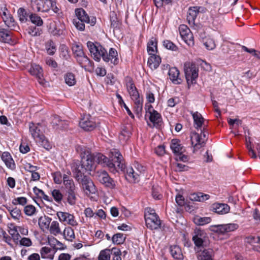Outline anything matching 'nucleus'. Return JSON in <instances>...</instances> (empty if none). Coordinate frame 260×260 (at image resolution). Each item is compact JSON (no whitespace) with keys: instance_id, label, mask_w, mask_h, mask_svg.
<instances>
[{"instance_id":"obj_1","label":"nucleus","mask_w":260,"mask_h":260,"mask_svg":"<svg viewBox=\"0 0 260 260\" xmlns=\"http://www.w3.org/2000/svg\"><path fill=\"white\" fill-rule=\"evenodd\" d=\"M75 148L81 157V161L73 164L72 171L74 175H85V173L90 174L96 167L90 149L83 145H77Z\"/></svg>"},{"instance_id":"obj_2","label":"nucleus","mask_w":260,"mask_h":260,"mask_svg":"<svg viewBox=\"0 0 260 260\" xmlns=\"http://www.w3.org/2000/svg\"><path fill=\"white\" fill-rule=\"evenodd\" d=\"M91 156L94 163L108 167L113 173H115L119 170L123 171L125 169L123 157L117 149H114L111 151L109 158L99 152L91 153Z\"/></svg>"},{"instance_id":"obj_3","label":"nucleus","mask_w":260,"mask_h":260,"mask_svg":"<svg viewBox=\"0 0 260 260\" xmlns=\"http://www.w3.org/2000/svg\"><path fill=\"white\" fill-rule=\"evenodd\" d=\"M75 14L77 18L73 19V24L79 30H84V23H89L91 26H93L96 23V18L92 17L90 19L86 11L82 8L76 9Z\"/></svg>"},{"instance_id":"obj_4","label":"nucleus","mask_w":260,"mask_h":260,"mask_svg":"<svg viewBox=\"0 0 260 260\" xmlns=\"http://www.w3.org/2000/svg\"><path fill=\"white\" fill-rule=\"evenodd\" d=\"M63 182L67 192L68 202L70 205H74L77 200V187L75 183L72 178L66 175H63Z\"/></svg>"},{"instance_id":"obj_5","label":"nucleus","mask_w":260,"mask_h":260,"mask_svg":"<svg viewBox=\"0 0 260 260\" xmlns=\"http://www.w3.org/2000/svg\"><path fill=\"white\" fill-rule=\"evenodd\" d=\"M29 133L35 141L47 150L51 148L48 140L46 138L39 127L33 123L29 124Z\"/></svg>"},{"instance_id":"obj_6","label":"nucleus","mask_w":260,"mask_h":260,"mask_svg":"<svg viewBox=\"0 0 260 260\" xmlns=\"http://www.w3.org/2000/svg\"><path fill=\"white\" fill-rule=\"evenodd\" d=\"M184 71L188 87L196 83L198 77L199 68L193 62H186L184 64Z\"/></svg>"},{"instance_id":"obj_7","label":"nucleus","mask_w":260,"mask_h":260,"mask_svg":"<svg viewBox=\"0 0 260 260\" xmlns=\"http://www.w3.org/2000/svg\"><path fill=\"white\" fill-rule=\"evenodd\" d=\"M82 190L87 195L94 194L96 189L91 179L85 175H74Z\"/></svg>"},{"instance_id":"obj_8","label":"nucleus","mask_w":260,"mask_h":260,"mask_svg":"<svg viewBox=\"0 0 260 260\" xmlns=\"http://www.w3.org/2000/svg\"><path fill=\"white\" fill-rule=\"evenodd\" d=\"M95 51L98 54L99 58L98 61L100 60L102 57L106 62L110 61L113 64H117L118 63L117 52L115 49L110 48L109 53H108L106 50L102 46L101 49H96Z\"/></svg>"},{"instance_id":"obj_9","label":"nucleus","mask_w":260,"mask_h":260,"mask_svg":"<svg viewBox=\"0 0 260 260\" xmlns=\"http://www.w3.org/2000/svg\"><path fill=\"white\" fill-rule=\"evenodd\" d=\"M143 171L142 166L136 163L134 166H129L126 169L125 178L131 182H138L139 180L140 173Z\"/></svg>"},{"instance_id":"obj_10","label":"nucleus","mask_w":260,"mask_h":260,"mask_svg":"<svg viewBox=\"0 0 260 260\" xmlns=\"http://www.w3.org/2000/svg\"><path fill=\"white\" fill-rule=\"evenodd\" d=\"M192 240L197 247H202L207 243L208 236L203 230L196 228L194 230Z\"/></svg>"},{"instance_id":"obj_11","label":"nucleus","mask_w":260,"mask_h":260,"mask_svg":"<svg viewBox=\"0 0 260 260\" xmlns=\"http://www.w3.org/2000/svg\"><path fill=\"white\" fill-rule=\"evenodd\" d=\"M50 0H31L32 9L37 12H46L50 10L51 6Z\"/></svg>"},{"instance_id":"obj_12","label":"nucleus","mask_w":260,"mask_h":260,"mask_svg":"<svg viewBox=\"0 0 260 260\" xmlns=\"http://www.w3.org/2000/svg\"><path fill=\"white\" fill-rule=\"evenodd\" d=\"M80 127L86 131H92L96 126V123L91 115H83L79 122Z\"/></svg>"},{"instance_id":"obj_13","label":"nucleus","mask_w":260,"mask_h":260,"mask_svg":"<svg viewBox=\"0 0 260 260\" xmlns=\"http://www.w3.org/2000/svg\"><path fill=\"white\" fill-rule=\"evenodd\" d=\"M57 215L61 222H66L73 226H76L78 224L77 222L75 220L74 215L68 212H58Z\"/></svg>"},{"instance_id":"obj_14","label":"nucleus","mask_w":260,"mask_h":260,"mask_svg":"<svg viewBox=\"0 0 260 260\" xmlns=\"http://www.w3.org/2000/svg\"><path fill=\"white\" fill-rule=\"evenodd\" d=\"M145 119L151 127H158L162 123L161 115H145Z\"/></svg>"},{"instance_id":"obj_15","label":"nucleus","mask_w":260,"mask_h":260,"mask_svg":"<svg viewBox=\"0 0 260 260\" xmlns=\"http://www.w3.org/2000/svg\"><path fill=\"white\" fill-rule=\"evenodd\" d=\"M146 226L150 230H157L160 228V220L157 215H151V217H146Z\"/></svg>"},{"instance_id":"obj_16","label":"nucleus","mask_w":260,"mask_h":260,"mask_svg":"<svg viewBox=\"0 0 260 260\" xmlns=\"http://www.w3.org/2000/svg\"><path fill=\"white\" fill-rule=\"evenodd\" d=\"M190 139L191 144L193 146L194 149H200L202 147L203 144L205 143L203 140L202 136L196 132H192L190 134Z\"/></svg>"},{"instance_id":"obj_17","label":"nucleus","mask_w":260,"mask_h":260,"mask_svg":"<svg viewBox=\"0 0 260 260\" xmlns=\"http://www.w3.org/2000/svg\"><path fill=\"white\" fill-rule=\"evenodd\" d=\"M28 71L32 75L35 76L38 79L40 83H42L43 81V70L39 65L32 64Z\"/></svg>"},{"instance_id":"obj_18","label":"nucleus","mask_w":260,"mask_h":260,"mask_svg":"<svg viewBox=\"0 0 260 260\" xmlns=\"http://www.w3.org/2000/svg\"><path fill=\"white\" fill-rule=\"evenodd\" d=\"M87 46L94 59L95 61H98V54L95 51L96 49H101L102 46L97 42L93 43L91 41H88Z\"/></svg>"},{"instance_id":"obj_19","label":"nucleus","mask_w":260,"mask_h":260,"mask_svg":"<svg viewBox=\"0 0 260 260\" xmlns=\"http://www.w3.org/2000/svg\"><path fill=\"white\" fill-rule=\"evenodd\" d=\"M230 208L226 204L215 203L212 206V210L219 214H224L230 211Z\"/></svg>"},{"instance_id":"obj_20","label":"nucleus","mask_w":260,"mask_h":260,"mask_svg":"<svg viewBox=\"0 0 260 260\" xmlns=\"http://www.w3.org/2000/svg\"><path fill=\"white\" fill-rule=\"evenodd\" d=\"M1 158L5 162L6 166L10 169L13 170L15 168V164L14 161L12 158L10 154L8 152L3 153Z\"/></svg>"},{"instance_id":"obj_21","label":"nucleus","mask_w":260,"mask_h":260,"mask_svg":"<svg viewBox=\"0 0 260 260\" xmlns=\"http://www.w3.org/2000/svg\"><path fill=\"white\" fill-rule=\"evenodd\" d=\"M169 78L172 82L176 84H180L181 79L179 77V71L176 68H171L168 73Z\"/></svg>"},{"instance_id":"obj_22","label":"nucleus","mask_w":260,"mask_h":260,"mask_svg":"<svg viewBox=\"0 0 260 260\" xmlns=\"http://www.w3.org/2000/svg\"><path fill=\"white\" fill-rule=\"evenodd\" d=\"M150 55L148 58L147 64L151 70H155L159 66L161 62V58L159 56L155 54Z\"/></svg>"},{"instance_id":"obj_23","label":"nucleus","mask_w":260,"mask_h":260,"mask_svg":"<svg viewBox=\"0 0 260 260\" xmlns=\"http://www.w3.org/2000/svg\"><path fill=\"white\" fill-rule=\"evenodd\" d=\"M170 252L172 257L175 259H182L183 258L182 250L178 245H171L170 247Z\"/></svg>"},{"instance_id":"obj_24","label":"nucleus","mask_w":260,"mask_h":260,"mask_svg":"<svg viewBox=\"0 0 260 260\" xmlns=\"http://www.w3.org/2000/svg\"><path fill=\"white\" fill-rule=\"evenodd\" d=\"M199 12V8L198 7H193L189 9L187 15V20L189 24H193L194 23V20Z\"/></svg>"},{"instance_id":"obj_25","label":"nucleus","mask_w":260,"mask_h":260,"mask_svg":"<svg viewBox=\"0 0 260 260\" xmlns=\"http://www.w3.org/2000/svg\"><path fill=\"white\" fill-rule=\"evenodd\" d=\"M210 196L202 192L193 193L189 196V199L192 201L203 202L209 199Z\"/></svg>"},{"instance_id":"obj_26","label":"nucleus","mask_w":260,"mask_h":260,"mask_svg":"<svg viewBox=\"0 0 260 260\" xmlns=\"http://www.w3.org/2000/svg\"><path fill=\"white\" fill-rule=\"evenodd\" d=\"M170 147L173 152L176 154L181 153L184 151V148L180 144V142L177 139H173L171 141Z\"/></svg>"},{"instance_id":"obj_27","label":"nucleus","mask_w":260,"mask_h":260,"mask_svg":"<svg viewBox=\"0 0 260 260\" xmlns=\"http://www.w3.org/2000/svg\"><path fill=\"white\" fill-rule=\"evenodd\" d=\"M213 250L211 249H204L198 255V260H213Z\"/></svg>"},{"instance_id":"obj_28","label":"nucleus","mask_w":260,"mask_h":260,"mask_svg":"<svg viewBox=\"0 0 260 260\" xmlns=\"http://www.w3.org/2000/svg\"><path fill=\"white\" fill-rule=\"evenodd\" d=\"M51 221V218L49 217L46 216L41 217L39 219V225L42 230L45 231L49 229Z\"/></svg>"},{"instance_id":"obj_29","label":"nucleus","mask_w":260,"mask_h":260,"mask_svg":"<svg viewBox=\"0 0 260 260\" xmlns=\"http://www.w3.org/2000/svg\"><path fill=\"white\" fill-rule=\"evenodd\" d=\"M75 58L82 67L85 68L88 66H91V61L85 54L80 55V56H78Z\"/></svg>"},{"instance_id":"obj_30","label":"nucleus","mask_w":260,"mask_h":260,"mask_svg":"<svg viewBox=\"0 0 260 260\" xmlns=\"http://www.w3.org/2000/svg\"><path fill=\"white\" fill-rule=\"evenodd\" d=\"M147 51L149 55L155 54L157 51V41L155 38H151L147 43Z\"/></svg>"},{"instance_id":"obj_31","label":"nucleus","mask_w":260,"mask_h":260,"mask_svg":"<svg viewBox=\"0 0 260 260\" xmlns=\"http://www.w3.org/2000/svg\"><path fill=\"white\" fill-rule=\"evenodd\" d=\"M50 32L54 36L59 37L65 35V31L63 26L55 25L52 27H50Z\"/></svg>"},{"instance_id":"obj_32","label":"nucleus","mask_w":260,"mask_h":260,"mask_svg":"<svg viewBox=\"0 0 260 260\" xmlns=\"http://www.w3.org/2000/svg\"><path fill=\"white\" fill-rule=\"evenodd\" d=\"M11 41V32L5 29H0V41L9 43Z\"/></svg>"},{"instance_id":"obj_33","label":"nucleus","mask_w":260,"mask_h":260,"mask_svg":"<svg viewBox=\"0 0 260 260\" xmlns=\"http://www.w3.org/2000/svg\"><path fill=\"white\" fill-rule=\"evenodd\" d=\"M192 116L193 119L194 127L197 129L201 128L202 125H204L205 121L202 115H192Z\"/></svg>"},{"instance_id":"obj_34","label":"nucleus","mask_w":260,"mask_h":260,"mask_svg":"<svg viewBox=\"0 0 260 260\" xmlns=\"http://www.w3.org/2000/svg\"><path fill=\"white\" fill-rule=\"evenodd\" d=\"M116 181L114 180L109 176V174H108L107 176L105 178V179L102 182L101 184H102L107 188L110 189H114L116 187Z\"/></svg>"},{"instance_id":"obj_35","label":"nucleus","mask_w":260,"mask_h":260,"mask_svg":"<svg viewBox=\"0 0 260 260\" xmlns=\"http://www.w3.org/2000/svg\"><path fill=\"white\" fill-rule=\"evenodd\" d=\"M116 181L114 180L109 176V174H108L107 176L105 178V179L102 182L101 184H102L107 188L110 189H114L116 187Z\"/></svg>"},{"instance_id":"obj_36","label":"nucleus","mask_w":260,"mask_h":260,"mask_svg":"<svg viewBox=\"0 0 260 260\" xmlns=\"http://www.w3.org/2000/svg\"><path fill=\"white\" fill-rule=\"evenodd\" d=\"M3 21L11 30H16L18 27L11 15H9L8 17H3Z\"/></svg>"},{"instance_id":"obj_37","label":"nucleus","mask_w":260,"mask_h":260,"mask_svg":"<svg viewBox=\"0 0 260 260\" xmlns=\"http://www.w3.org/2000/svg\"><path fill=\"white\" fill-rule=\"evenodd\" d=\"M211 221V219L209 217H201L197 216L193 218L194 223L198 225H204L209 223Z\"/></svg>"},{"instance_id":"obj_38","label":"nucleus","mask_w":260,"mask_h":260,"mask_svg":"<svg viewBox=\"0 0 260 260\" xmlns=\"http://www.w3.org/2000/svg\"><path fill=\"white\" fill-rule=\"evenodd\" d=\"M110 18L111 22V27L114 29L119 27L120 21L118 18L117 14L114 12H111L110 14Z\"/></svg>"},{"instance_id":"obj_39","label":"nucleus","mask_w":260,"mask_h":260,"mask_svg":"<svg viewBox=\"0 0 260 260\" xmlns=\"http://www.w3.org/2000/svg\"><path fill=\"white\" fill-rule=\"evenodd\" d=\"M45 49L49 55H53L56 50L55 45L52 40H49L46 43Z\"/></svg>"},{"instance_id":"obj_40","label":"nucleus","mask_w":260,"mask_h":260,"mask_svg":"<svg viewBox=\"0 0 260 260\" xmlns=\"http://www.w3.org/2000/svg\"><path fill=\"white\" fill-rule=\"evenodd\" d=\"M222 231H223V234L233 232L236 229H237L239 227L238 225L236 223H228V224H222Z\"/></svg>"},{"instance_id":"obj_41","label":"nucleus","mask_w":260,"mask_h":260,"mask_svg":"<svg viewBox=\"0 0 260 260\" xmlns=\"http://www.w3.org/2000/svg\"><path fill=\"white\" fill-rule=\"evenodd\" d=\"M125 239V237L121 233H117L114 235L112 238V242L115 244H122Z\"/></svg>"},{"instance_id":"obj_42","label":"nucleus","mask_w":260,"mask_h":260,"mask_svg":"<svg viewBox=\"0 0 260 260\" xmlns=\"http://www.w3.org/2000/svg\"><path fill=\"white\" fill-rule=\"evenodd\" d=\"M111 252L110 249L106 248L100 251L98 260H110Z\"/></svg>"},{"instance_id":"obj_43","label":"nucleus","mask_w":260,"mask_h":260,"mask_svg":"<svg viewBox=\"0 0 260 260\" xmlns=\"http://www.w3.org/2000/svg\"><path fill=\"white\" fill-rule=\"evenodd\" d=\"M49 231L51 234L55 236L60 234L61 231L59 228V223L56 221H53L51 223Z\"/></svg>"},{"instance_id":"obj_44","label":"nucleus","mask_w":260,"mask_h":260,"mask_svg":"<svg viewBox=\"0 0 260 260\" xmlns=\"http://www.w3.org/2000/svg\"><path fill=\"white\" fill-rule=\"evenodd\" d=\"M29 18L31 22L38 26H42L43 24V21L42 18L36 14H31Z\"/></svg>"},{"instance_id":"obj_45","label":"nucleus","mask_w":260,"mask_h":260,"mask_svg":"<svg viewBox=\"0 0 260 260\" xmlns=\"http://www.w3.org/2000/svg\"><path fill=\"white\" fill-rule=\"evenodd\" d=\"M108 174V173L106 171L101 170L95 172L94 176L95 179L101 183Z\"/></svg>"},{"instance_id":"obj_46","label":"nucleus","mask_w":260,"mask_h":260,"mask_svg":"<svg viewBox=\"0 0 260 260\" xmlns=\"http://www.w3.org/2000/svg\"><path fill=\"white\" fill-rule=\"evenodd\" d=\"M19 21L24 23L27 21L28 15L26 11L23 8H19L17 12Z\"/></svg>"},{"instance_id":"obj_47","label":"nucleus","mask_w":260,"mask_h":260,"mask_svg":"<svg viewBox=\"0 0 260 260\" xmlns=\"http://www.w3.org/2000/svg\"><path fill=\"white\" fill-rule=\"evenodd\" d=\"M134 102V109L135 112L137 114H139L141 112L143 107V100L140 97L136 100H133Z\"/></svg>"},{"instance_id":"obj_48","label":"nucleus","mask_w":260,"mask_h":260,"mask_svg":"<svg viewBox=\"0 0 260 260\" xmlns=\"http://www.w3.org/2000/svg\"><path fill=\"white\" fill-rule=\"evenodd\" d=\"M64 80L66 83L70 86L74 85L76 83L75 76L71 73H68L64 76Z\"/></svg>"},{"instance_id":"obj_49","label":"nucleus","mask_w":260,"mask_h":260,"mask_svg":"<svg viewBox=\"0 0 260 260\" xmlns=\"http://www.w3.org/2000/svg\"><path fill=\"white\" fill-rule=\"evenodd\" d=\"M131 135V133L128 128L127 127H124L121 131L119 135V139L120 140H122L123 141H127L130 137Z\"/></svg>"},{"instance_id":"obj_50","label":"nucleus","mask_w":260,"mask_h":260,"mask_svg":"<svg viewBox=\"0 0 260 260\" xmlns=\"http://www.w3.org/2000/svg\"><path fill=\"white\" fill-rule=\"evenodd\" d=\"M72 51L73 52L75 57H76L78 56L84 54V53L82 49V47L78 44H75L72 47Z\"/></svg>"},{"instance_id":"obj_51","label":"nucleus","mask_w":260,"mask_h":260,"mask_svg":"<svg viewBox=\"0 0 260 260\" xmlns=\"http://www.w3.org/2000/svg\"><path fill=\"white\" fill-rule=\"evenodd\" d=\"M181 38L188 46H192L193 45V37L191 32L185 35L184 36H182Z\"/></svg>"},{"instance_id":"obj_52","label":"nucleus","mask_w":260,"mask_h":260,"mask_svg":"<svg viewBox=\"0 0 260 260\" xmlns=\"http://www.w3.org/2000/svg\"><path fill=\"white\" fill-rule=\"evenodd\" d=\"M51 193L54 200L56 202L60 203L61 201L63 196L59 190L54 189L52 191Z\"/></svg>"},{"instance_id":"obj_53","label":"nucleus","mask_w":260,"mask_h":260,"mask_svg":"<svg viewBox=\"0 0 260 260\" xmlns=\"http://www.w3.org/2000/svg\"><path fill=\"white\" fill-rule=\"evenodd\" d=\"M52 249L48 247H43L40 250L41 256L43 258H50L49 253L51 252Z\"/></svg>"},{"instance_id":"obj_54","label":"nucleus","mask_w":260,"mask_h":260,"mask_svg":"<svg viewBox=\"0 0 260 260\" xmlns=\"http://www.w3.org/2000/svg\"><path fill=\"white\" fill-rule=\"evenodd\" d=\"M204 44L206 48L209 50L214 49L216 46L214 40L211 38L207 39L204 42Z\"/></svg>"},{"instance_id":"obj_55","label":"nucleus","mask_w":260,"mask_h":260,"mask_svg":"<svg viewBox=\"0 0 260 260\" xmlns=\"http://www.w3.org/2000/svg\"><path fill=\"white\" fill-rule=\"evenodd\" d=\"M246 241L252 245L255 244L260 245V236H249L246 238Z\"/></svg>"},{"instance_id":"obj_56","label":"nucleus","mask_w":260,"mask_h":260,"mask_svg":"<svg viewBox=\"0 0 260 260\" xmlns=\"http://www.w3.org/2000/svg\"><path fill=\"white\" fill-rule=\"evenodd\" d=\"M125 82H126V86L127 90L128 92L133 91V90L136 89V87L132 80V79L127 77L125 79Z\"/></svg>"},{"instance_id":"obj_57","label":"nucleus","mask_w":260,"mask_h":260,"mask_svg":"<svg viewBox=\"0 0 260 260\" xmlns=\"http://www.w3.org/2000/svg\"><path fill=\"white\" fill-rule=\"evenodd\" d=\"M164 46L167 49L172 51H176L178 49L177 47L172 42L169 40H165L163 42Z\"/></svg>"},{"instance_id":"obj_58","label":"nucleus","mask_w":260,"mask_h":260,"mask_svg":"<svg viewBox=\"0 0 260 260\" xmlns=\"http://www.w3.org/2000/svg\"><path fill=\"white\" fill-rule=\"evenodd\" d=\"M36 211V208L31 205H27L24 207V212L27 216H32Z\"/></svg>"},{"instance_id":"obj_59","label":"nucleus","mask_w":260,"mask_h":260,"mask_svg":"<svg viewBox=\"0 0 260 260\" xmlns=\"http://www.w3.org/2000/svg\"><path fill=\"white\" fill-rule=\"evenodd\" d=\"M26 203L27 199L23 197L15 198L12 201V203L15 205L19 204L24 206L26 204Z\"/></svg>"},{"instance_id":"obj_60","label":"nucleus","mask_w":260,"mask_h":260,"mask_svg":"<svg viewBox=\"0 0 260 260\" xmlns=\"http://www.w3.org/2000/svg\"><path fill=\"white\" fill-rule=\"evenodd\" d=\"M209 229L212 232L223 234L222 224L211 225L209 226Z\"/></svg>"},{"instance_id":"obj_61","label":"nucleus","mask_w":260,"mask_h":260,"mask_svg":"<svg viewBox=\"0 0 260 260\" xmlns=\"http://www.w3.org/2000/svg\"><path fill=\"white\" fill-rule=\"evenodd\" d=\"M21 214V210L17 207L13 208V210H11V215L14 219H18Z\"/></svg>"},{"instance_id":"obj_62","label":"nucleus","mask_w":260,"mask_h":260,"mask_svg":"<svg viewBox=\"0 0 260 260\" xmlns=\"http://www.w3.org/2000/svg\"><path fill=\"white\" fill-rule=\"evenodd\" d=\"M228 121L229 124L232 128H234L235 125L239 126L242 124L241 120L237 118L232 119L231 118H228Z\"/></svg>"},{"instance_id":"obj_63","label":"nucleus","mask_w":260,"mask_h":260,"mask_svg":"<svg viewBox=\"0 0 260 260\" xmlns=\"http://www.w3.org/2000/svg\"><path fill=\"white\" fill-rule=\"evenodd\" d=\"M179 30L181 37L184 36L185 35L191 32L190 29L185 25H180L179 27Z\"/></svg>"},{"instance_id":"obj_64","label":"nucleus","mask_w":260,"mask_h":260,"mask_svg":"<svg viewBox=\"0 0 260 260\" xmlns=\"http://www.w3.org/2000/svg\"><path fill=\"white\" fill-rule=\"evenodd\" d=\"M53 177L55 183L60 184L62 181V176L60 172H57L53 174Z\"/></svg>"}]
</instances>
